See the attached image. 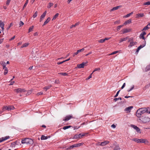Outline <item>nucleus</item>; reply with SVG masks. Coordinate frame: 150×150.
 I'll return each instance as SVG.
<instances>
[{"label": "nucleus", "instance_id": "51", "mask_svg": "<svg viewBox=\"0 0 150 150\" xmlns=\"http://www.w3.org/2000/svg\"><path fill=\"white\" fill-rule=\"evenodd\" d=\"M24 23L21 21H20L19 25H20V27L21 26H22L24 25Z\"/></svg>", "mask_w": 150, "mask_h": 150}, {"label": "nucleus", "instance_id": "37", "mask_svg": "<svg viewBox=\"0 0 150 150\" xmlns=\"http://www.w3.org/2000/svg\"><path fill=\"white\" fill-rule=\"evenodd\" d=\"M124 25H120L119 26H118L117 27V31H119V30H120V28L122 27Z\"/></svg>", "mask_w": 150, "mask_h": 150}, {"label": "nucleus", "instance_id": "35", "mask_svg": "<svg viewBox=\"0 0 150 150\" xmlns=\"http://www.w3.org/2000/svg\"><path fill=\"white\" fill-rule=\"evenodd\" d=\"M53 5V4L51 3H50L48 4L47 5V8H50Z\"/></svg>", "mask_w": 150, "mask_h": 150}, {"label": "nucleus", "instance_id": "24", "mask_svg": "<svg viewBox=\"0 0 150 150\" xmlns=\"http://www.w3.org/2000/svg\"><path fill=\"white\" fill-rule=\"evenodd\" d=\"M0 64L3 67V68L6 67V63L4 62L1 61L0 62Z\"/></svg>", "mask_w": 150, "mask_h": 150}, {"label": "nucleus", "instance_id": "27", "mask_svg": "<svg viewBox=\"0 0 150 150\" xmlns=\"http://www.w3.org/2000/svg\"><path fill=\"white\" fill-rule=\"evenodd\" d=\"M3 69H4V74L5 75L8 72V69L7 67L3 68Z\"/></svg>", "mask_w": 150, "mask_h": 150}, {"label": "nucleus", "instance_id": "30", "mask_svg": "<svg viewBox=\"0 0 150 150\" xmlns=\"http://www.w3.org/2000/svg\"><path fill=\"white\" fill-rule=\"evenodd\" d=\"M150 70V64L149 65L147 66L146 68L145 71H147Z\"/></svg>", "mask_w": 150, "mask_h": 150}, {"label": "nucleus", "instance_id": "28", "mask_svg": "<svg viewBox=\"0 0 150 150\" xmlns=\"http://www.w3.org/2000/svg\"><path fill=\"white\" fill-rule=\"evenodd\" d=\"M29 44V43L28 42L25 43L23 45L21 48H22L24 47H26L28 46Z\"/></svg>", "mask_w": 150, "mask_h": 150}, {"label": "nucleus", "instance_id": "57", "mask_svg": "<svg viewBox=\"0 0 150 150\" xmlns=\"http://www.w3.org/2000/svg\"><path fill=\"white\" fill-rule=\"evenodd\" d=\"M133 38H129L128 40V42H130L131 41H132L133 40Z\"/></svg>", "mask_w": 150, "mask_h": 150}, {"label": "nucleus", "instance_id": "58", "mask_svg": "<svg viewBox=\"0 0 150 150\" xmlns=\"http://www.w3.org/2000/svg\"><path fill=\"white\" fill-rule=\"evenodd\" d=\"M43 94V93L42 92H40L37 93V96H39L40 95H41Z\"/></svg>", "mask_w": 150, "mask_h": 150}, {"label": "nucleus", "instance_id": "5", "mask_svg": "<svg viewBox=\"0 0 150 150\" xmlns=\"http://www.w3.org/2000/svg\"><path fill=\"white\" fill-rule=\"evenodd\" d=\"M140 110H139L138 109L136 113V115L138 117H140L143 114L142 112H141Z\"/></svg>", "mask_w": 150, "mask_h": 150}, {"label": "nucleus", "instance_id": "6", "mask_svg": "<svg viewBox=\"0 0 150 150\" xmlns=\"http://www.w3.org/2000/svg\"><path fill=\"white\" fill-rule=\"evenodd\" d=\"M14 91L17 93H20L21 92H25V90L23 89L18 88L15 89L14 90Z\"/></svg>", "mask_w": 150, "mask_h": 150}, {"label": "nucleus", "instance_id": "17", "mask_svg": "<svg viewBox=\"0 0 150 150\" xmlns=\"http://www.w3.org/2000/svg\"><path fill=\"white\" fill-rule=\"evenodd\" d=\"M109 143V142L106 141H105L104 142H102L100 144H99V145L101 146H104L106 145V144H108Z\"/></svg>", "mask_w": 150, "mask_h": 150}, {"label": "nucleus", "instance_id": "7", "mask_svg": "<svg viewBox=\"0 0 150 150\" xmlns=\"http://www.w3.org/2000/svg\"><path fill=\"white\" fill-rule=\"evenodd\" d=\"M146 41L145 40L144 41V43L142 45H140L139 47L137 50L136 52L138 53L139 51L142 48L144 47L146 45Z\"/></svg>", "mask_w": 150, "mask_h": 150}, {"label": "nucleus", "instance_id": "19", "mask_svg": "<svg viewBox=\"0 0 150 150\" xmlns=\"http://www.w3.org/2000/svg\"><path fill=\"white\" fill-rule=\"evenodd\" d=\"M50 17H48L44 22V23L42 25V26H44L45 25L47 24L49 22V21H50Z\"/></svg>", "mask_w": 150, "mask_h": 150}, {"label": "nucleus", "instance_id": "15", "mask_svg": "<svg viewBox=\"0 0 150 150\" xmlns=\"http://www.w3.org/2000/svg\"><path fill=\"white\" fill-rule=\"evenodd\" d=\"M139 143H148V142L147 139H139Z\"/></svg>", "mask_w": 150, "mask_h": 150}, {"label": "nucleus", "instance_id": "2", "mask_svg": "<svg viewBox=\"0 0 150 150\" xmlns=\"http://www.w3.org/2000/svg\"><path fill=\"white\" fill-rule=\"evenodd\" d=\"M14 109V107L13 106H4L2 108L3 111L6 110H11Z\"/></svg>", "mask_w": 150, "mask_h": 150}, {"label": "nucleus", "instance_id": "23", "mask_svg": "<svg viewBox=\"0 0 150 150\" xmlns=\"http://www.w3.org/2000/svg\"><path fill=\"white\" fill-rule=\"evenodd\" d=\"M83 145V143H79L76 144H74V147H76L79 146H80Z\"/></svg>", "mask_w": 150, "mask_h": 150}, {"label": "nucleus", "instance_id": "64", "mask_svg": "<svg viewBox=\"0 0 150 150\" xmlns=\"http://www.w3.org/2000/svg\"><path fill=\"white\" fill-rule=\"evenodd\" d=\"M111 127H112L113 128H115L116 127V126L115 125H114V124H113V125H112Z\"/></svg>", "mask_w": 150, "mask_h": 150}, {"label": "nucleus", "instance_id": "39", "mask_svg": "<svg viewBox=\"0 0 150 150\" xmlns=\"http://www.w3.org/2000/svg\"><path fill=\"white\" fill-rule=\"evenodd\" d=\"M59 74H61L63 76H67L68 74L67 73L65 72H62L58 73Z\"/></svg>", "mask_w": 150, "mask_h": 150}, {"label": "nucleus", "instance_id": "61", "mask_svg": "<svg viewBox=\"0 0 150 150\" xmlns=\"http://www.w3.org/2000/svg\"><path fill=\"white\" fill-rule=\"evenodd\" d=\"M13 25V24L12 23H11L10 24V25L8 27L7 29H8L11 26Z\"/></svg>", "mask_w": 150, "mask_h": 150}, {"label": "nucleus", "instance_id": "12", "mask_svg": "<svg viewBox=\"0 0 150 150\" xmlns=\"http://www.w3.org/2000/svg\"><path fill=\"white\" fill-rule=\"evenodd\" d=\"M132 31V29H127V28H125L124 29L122 30V32L123 33H127L128 32H129Z\"/></svg>", "mask_w": 150, "mask_h": 150}, {"label": "nucleus", "instance_id": "3", "mask_svg": "<svg viewBox=\"0 0 150 150\" xmlns=\"http://www.w3.org/2000/svg\"><path fill=\"white\" fill-rule=\"evenodd\" d=\"M143 123H145L149 122L150 121V119L148 117H142L139 119Z\"/></svg>", "mask_w": 150, "mask_h": 150}, {"label": "nucleus", "instance_id": "18", "mask_svg": "<svg viewBox=\"0 0 150 150\" xmlns=\"http://www.w3.org/2000/svg\"><path fill=\"white\" fill-rule=\"evenodd\" d=\"M137 43L136 42H134L133 41H131L130 42V44L128 45V47H131L132 46H134L135 45H136Z\"/></svg>", "mask_w": 150, "mask_h": 150}, {"label": "nucleus", "instance_id": "46", "mask_svg": "<svg viewBox=\"0 0 150 150\" xmlns=\"http://www.w3.org/2000/svg\"><path fill=\"white\" fill-rule=\"evenodd\" d=\"M134 85H133L131 87V88L130 89H128L127 90V91L128 92H130L131 91H132V89H133L134 88Z\"/></svg>", "mask_w": 150, "mask_h": 150}, {"label": "nucleus", "instance_id": "54", "mask_svg": "<svg viewBox=\"0 0 150 150\" xmlns=\"http://www.w3.org/2000/svg\"><path fill=\"white\" fill-rule=\"evenodd\" d=\"M118 52L117 51H115L113 52L111 54H109V55L115 54L117 53Z\"/></svg>", "mask_w": 150, "mask_h": 150}, {"label": "nucleus", "instance_id": "48", "mask_svg": "<svg viewBox=\"0 0 150 150\" xmlns=\"http://www.w3.org/2000/svg\"><path fill=\"white\" fill-rule=\"evenodd\" d=\"M149 27H148V26L147 25L143 29V30H147L149 28Z\"/></svg>", "mask_w": 150, "mask_h": 150}, {"label": "nucleus", "instance_id": "42", "mask_svg": "<svg viewBox=\"0 0 150 150\" xmlns=\"http://www.w3.org/2000/svg\"><path fill=\"white\" fill-rule=\"evenodd\" d=\"M143 5H150V1H148L144 3L143 4Z\"/></svg>", "mask_w": 150, "mask_h": 150}, {"label": "nucleus", "instance_id": "11", "mask_svg": "<svg viewBox=\"0 0 150 150\" xmlns=\"http://www.w3.org/2000/svg\"><path fill=\"white\" fill-rule=\"evenodd\" d=\"M131 126L133 127L138 132L140 133V129L137 126L134 125H132Z\"/></svg>", "mask_w": 150, "mask_h": 150}, {"label": "nucleus", "instance_id": "59", "mask_svg": "<svg viewBox=\"0 0 150 150\" xmlns=\"http://www.w3.org/2000/svg\"><path fill=\"white\" fill-rule=\"evenodd\" d=\"M150 87V83L149 84L146 85L145 86V87L146 88H148Z\"/></svg>", "mask_w": 150, "mask_h": 150}, {"label": "nucleus", "instance_id": "9", "mask_svg": "<svg viewBox=\"0 0 150 150\" xmlns=\"http://www.w3.org/2000/svg\"><path fill=\"white\" fill-rule=\"evenodd\" d=\"M72 118H73V117L72 115H68L65 117V118L63 119V120L67 121Z\"/></svg>", "mask_w": 150, "mask_h": 150}, {"label": "nucleus", "instance_id": "8", "mask_svg": "<svg viewBox=\"0 0 150 150\" xmlns=\"http://www.w3.org/2000/svg\"><path fill=\"white\" fill-rule=\"evenodd\" d=\"M133 108V107L132 106H130L128 107L125 109V111H126L127 113H129L130 111Z\"/></svg>", "mask_w": 150, "mask_h": 150}, {"label": "nucleus", "instance_id": "16", "mask_svg": "<svg viewBox=\"0 0 150 150\" xmlns=\"http://www.w3.org/2000/svg\"><path fill=\"white\" fill-rule=\"evenodd\" d=\"M85 50L84 48H83L81 49L78 50L77 52L73 54V56L74 57L75 55Z\"/></svg>", "mask_w": 150, "mask_h": 150}, {"label": "nucleus", "instance_id": "4", "mask_svg": "<svg viewBox=\"0 0 150 150\" xmlns=\"http://www.w3.org/2000/svg\"><path fill=\"white\" fill-rule=\"evenodd\" d=\"M88 62H83L81 64H78L77 67L79 68H83L84 66L86 65Z\"/></svg>", "mask_w": 150, "mask_h": 150}, {"label": "nucleus", "instance_id": "34", "mask_svg": "<svg viewBox=\"0 0 150 150\" xmlns=\"http://www.w3.org/2000/svg\"><path fill=\"white\" fill-rule=\"evenodd\" d=\"M33 28H34L33 26H32L30 27L28 30V33H29L30 32L32 31H33Z\"/></svg>", "mask_w": 150, "mask_h": 150}, {"label": "nucleus", "instance_id": "14", "mask_svg": "<svg viewBox=\"0 0 150 150\" xmlns=\"http://www.w3.org/2000/svg\"><path fill=\"white\" fill-rule=\"evenodd\" d=\"M46 13H47V11H46L41 15V16H40V22L41 21L43 20V18L45 16Z\"/></svg>", "mask_w": 150, "mask_h": 150}, {"label": "nucleus", "instance_id": "38", "mask_svg": "<svg viewBox=\"0 0 150 150\" xmlns=\"http://www.w3.org/2000/svg\"><path fill=\"white\" fill-rule=\"evenodd\" d=\"M139 38L140 39H142L144 40H145V38L144 36V35H142L141 34H140L139 36Z\"/></svg>", "mask_w": 150, "mask_h": 150}, {"label": "nucleus", "instance_id": "50", "mask_svg": "<svg viewBox=\"0 0 150 150\" xmlns=\"http://www.w3.org/2000/svg\"><path fill=\"white\" fill-rule=\"evenodd\" d=\"M78 135H79V138H80L81 137H83V136H84L85 134H81V133H80V134H79Z\"/></svg>", "mask_w": 150, "mask_h": 150}, {"label": "nucleus", "instance_id": "49", "mask_svg": "<svg viewBox=\"0 0 150 150\" xmlns=\"http://www.w3.org/2000/svg\"><path fill=\"white\" fill-rule=\"evenodd\" d=\"M100 70V68H96L94 69V70L93 71V72L92 73H93L94 72H95V71H99Z\"/></svg>", "mask_w": 150, "mask_h": 150}, {"label": "nucleus", "instance_id": "63", "mask_svg": "<svg viewBox=\"0 0 150 150\" xmlns=\"http://www.w3.org/2000/svg\"><path fill=\"white\" fill-rule=\"evenodd\" d=\"M131 15L130 14V13H128V14H127V15H126L125 16V17H126V18H127V17H129Z\"/></svg>", "mask_w": 150, "mask_h": 150}, {"label": "nucleus", "instance_id": "56", "mask_svg": "<svg viewBox=\"0 0 150 150\" xmlns=\"http://www.w3.org/2000/svg\"><path fill=\"white\" fill-rule=\"evenodd\" d=\"M74 146V145H72L71 146L69 147L68 148V149H72L74 147V146Z\"/></svg>", "mask_w": 150, "mask_h": 150}, {"label": "nucleus", "instance_id": "25", "mask_svg": "<svg viewBox=\"0 0 150 150\" xmlns=\"http://www.w3.org/2000/svg\"><path fill=\"white\" fill-rule=\"evenodd\" d=\"M132 20L131 19H129L126 21L125 23H124V25H126L127 24L130 23H131Z\"/></svg>", "mask_w": 150, "mask_h": 150}, {"label": "nucleus", "instance_id": "47", "mask_svg": "<svg viewBox=\"0 0 150 150\" xmlns=\"http://www.w3.org/2000/svg\"><path fill=\"white\" fill-rule=\"evenodd\" d=\"M98 42L100 43H103L105 42V41H104V39H100V40H99L98 41Z\"/></svg>", "mask_w": 150, "mask_h": 150}, {"label": "nucleus", "instance_id": "26", "mask_svg": "<svg viewBox=\"0 0 150 150\" xmlns=\"http://www.w3.org/2000/svg\"><path fill=\"white\" fill-rule=\"evenodd\" d=\"M128 39V37H127L126 38H121L120 39V42H123V41H126L127 39Z\"/></svg>", "mask_w": 150, "mask_h": 150}, {"label": "nucleus", "instance_id": "41", "mask_svg": "<svg viewBox=\"0 0 150 150\" xmlns=\"http://www.w3.org/2000/svg\"><path fill=\"white\" fill-rule=\"evenodd\" d=\"M119 100H122V98H115L114 99V100L116 102Z\"/></svg>", "mask_w": 150, "mask_h": 150}, {"label": "nucleus", "instance_id": "1", "mask_svg": "<svg viewBox=\"0 0 150 150\" xmlns=\"http://www.w3.org/2000/svg\"><path fill=\"white\" fill-rule=\"evenodd\" d=\"M22 144H32L33 143V140L30 138H24L21 141Z\"/></svg>", "mask_w": 150, "mask_h": 150}, {"label": "nucleus", "instance_id": "33", "mask_svg": "<svg viewBox=\"0 0 150 150\" xmlns=\"http://www.w3.org/2000/svg\"><path fill=\"white\" fill-rule=\"evenodd\" d=\"M120 148L119 146L117 145L115 147L113 150H120Z\"/></svg>", "mask_w": 150, "mask_h": 150}, {"label": "nucleus", "instance_id": "22", "mask_svg": "<svg viewBox=\"0 0 150 150\" xmlns=\"http://www.w3.org/2000/svg\"><path fill=\"white\" fill-rule=\"evenodd\" d=\"M144 16V14L143 13H138L136 14V18H139V17H143Z\"/></svg>", "mask_w": 150, "mask_h": 150}, {"label": "nucleus", "instance_id": "52", "mask_svg": "<svg viewBox=\"0 0 150 150\" xmlns=\"http://www.w3.org/2000/svg\"><path fill=\"white\" fill-rule=\"evenodd\" d=\"M92 73L86 79V80H88L90 79L92 77Z\"/></svg>", "mask_w": 150, "mask_h": 150}, {"label": "nucleus", "instance_id": "20", "mask_svg": "<svg viewBox=\"0 0 150 150\" xmlns=\"http://www.w3.org/2000/svg\"><path fill=\"white\" fill-rule=\"evenodd\" d=\"M122 6L120 5V6H117L114 7L111 10V11H112L114 10H116L117 9H118V8H121V7H122Z\"/></svg>", "mask_w": 150, "mask_h": 150}, {"label": "nucleus", "instance_id": "29", "mask_svg": "<svg viewBox=\"0 0 150 150\" xmlns=\"http://www.w3.org/2000/svg\"><path fill=\"white\" fill-rule=\"evenodd\" d=\"M79 24V22H78L77 23H76L74 25H71V26L70 27V28H72L75 27V26L78 25Z\"/></svg>", "mask_w": 150, "mask_h": 150}, {"label": "nucleus", "instance_id": "55", "mask_svg": "<svg viewBox=\"0 0 150 150\" xmlns=\"http://www.w3.org/2000/svg\"><path fill=\"white\" fill-rule=\"evenodd\" d=\"M11 0H7L6 2V4L7 5H8Z\"/></svg>", "mask_w": 150, "mask_h": 150}, {"label": "nucleus", "instance_id": "31", "mask_svg": "<svg viewBox=\"0 0 150 150\" xmlns=\"http://www.w3.org/2000/svg\"><path fill=\"white\" fill-rule=\"evenodd\" d=\"M59 15L58 13H57L54 16L52 19V20H55L57 18Z\"/></svg>", "mask_w": 150, "mask_h": 150}, {"label": "nucleus", "instance_id": "44", "mask_svg": "<svg viewBox=\"0 0 150 150\" xmlns=\"http://www.w3.org/2000/svg\"><path fill=\"white\" fill-rule=\"evenodd\" d=\"M29 0H27L26 1L25 3L24 4L23 6V8H25L27 6Z\"/></svg>", "mask_w": 150, "mask_h": 150}, {"label": "nucleus", "instance_id": "45", "mask_svg": "<svg viewBox=\"0 0 150 150\" xmlns=\"http://www.w3.org/2000/svg\"><path fill=\"white\" fill-rule=\"evenodd\" d=\"M37 16V12L36 11L35 12V13L33 14V18H35Z\"/></svg>", "mask_w": 150, "mask_h": 150}, {"label": "nucleus", "instance_id": "10", "mask_svg": "<svg viewBox=\"0 0 150 150\" xmlns=\"http://www.w3.org/2000/svg\"><path fill=\"white\" fill-rule=\"evenodd\" d=\"M10 137L9 136H6L5 137H2L1 138H0V142H2L4 141L7 139L9 138Z\"/></svg>", "mask_w": 150, "mask_h": 150}, {"label": "nucleus", "instance_id": "60", "mask_svg": "<svg viewBox=\"0 0 150 150\" xmlns=\"http://www.w3.org/2000/svg\"><path fill=\"white\" fill-rule=\"evenodd\" d=\"M125 85H126L125 83H123V85H122V86L121 87L122 89L125 87Z\"/></svg>", "mask_w": 150, "mask_h": 150}, {"label": "nucleus", "instance_id": "32", "mask_svg": "<svg viewBox=\"0 0 150 150\" xmlns=\"http://www.w3.org/2000/svg\"><path fill=\"white\" fill-rule=\"evenodd\" d=\"M47 139V136H45L44 135H42L41 137V139L42 140L46 139Z\"/></svg>", "mask_w": 150, "mask_h": 150}, {"label": "nucleus", "instance_id": "13", "mask_svg": "<svg viewBox=\"0 0 150 150\" xmlns=\"http://www.w3.org/2000/svg\"><path fill=\"white\" fill-rule=\"evenodd\" d=\"M139 109L141 110H140L141 112H142L143 114L146 112H147V111H148V109L146 108H140Z\"/></svg>", "mask_w": 150, "mask_h": 150}, {"label": "nucleus", "instance_id": "21", "mask_svg": "<svg viewBox=\"0 0 150 150\" xmlns=\"http://www.w3.org/2000/svg\"><path fill=\"white\" fill-rule=\"evenodd\" d=\"M52 87V86L51 85H48L45 87H44L43 88V89L45 90V91H47L50 88H51Z\"/></svg>", "mask_w": 150, "mask_h": 150}, {"label": "nucleus", "instance_id": "43", "mask_svg": "<svg viewBox=\"0 0 150 150\" xmlns=\"http://www.w3.org/2000/svg\"><path fill=\"white\" fill-rule=\"evenodd\" d=\"M79 138V136L78 134H76L74 136L73 138L76 139Z\"/></svg>", "mask_w": 150, "mask_h": 150}, {"label": "nucleus", "instance_id": "36", "mask_svg": "<svg viewBox=\"0 0 150 150\" xmlns=\"http://www.w3.org/2000/svg\"><path fill=\"white\" fill-rule=\"evenodd\" d=\"M4 23L2 22L0 20V26L1 28H3L4 27Z\"/></svg>", "mask_w": 150, "mask_h": 150}, {"label": "nucleus", "instance_id": "40", "mask_svg": "<svg viewBox=\"0 0 150 150\" xmlns=\"http://www.w3.org/2000/svg\"><path fill=\"white\" fill-rule=\"evenodd\" d=\"M71 127V126H65L63 127V129L64 130H65L68 129L70 127Z\"/></svg>", "mask_w": 150, "mask_h": 150}, {"label": "nucleus", "instance_id": "53", "mask_svg": "<svg viewBox=\"0 0 150 150\" xmlns=\"http://www.w3.org/2000/svg\"><path fill=\"white\" fill-rule=\"evenodd\" d=\"M120 91V90H119L118 91H117V93L114 96V97H117Z\"/></svg>", "mask_w": 150, "mask_h": 150}, {"label": "nucleus", "instance_id": "62", "mask_svg": "<svg viewBox=\"0 0 150 150\" xmlns=\"http://www.w3.org/2000/svg\"><path fill=\"white\" fill-rule=\"evenodd\" d=\"M64 62V61H62V62H58L57 63V64L59 65V64H62Z\"/></svg>", "mask_w": 150, "mask_h": 150}]
</instances>
